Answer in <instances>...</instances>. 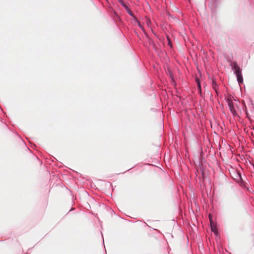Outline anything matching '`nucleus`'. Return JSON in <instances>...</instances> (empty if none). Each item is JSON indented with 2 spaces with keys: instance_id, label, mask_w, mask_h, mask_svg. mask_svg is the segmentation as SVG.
I'll return each instance as SVG.
<instances>
[{
  "instance_id": "nucleus-1",
  "label": "nucleus",
  "mask_w": 254,
  "mask_h": 254,
  "mask_svg": "<svg viewBox=\"0 0 254 254\" xmlns=\"http://www.w3.org/2000/svg\"><path fill=\"white\" fill-rule=\"evenodd\" d=\"M234 181L238 183L242 188L246 185H248V183H249L245 175H244L243 177L240 178H235L234 177Z\"/></svg>"
},
{
  "instance_id": "nucleus-2",
  "label": "nucleus",
  "mask_w": 254,
  "mask_h": 254,
  "mask_svg": "<svg viewBox=\"0 0 254 254\" xmlns=\"http://www.w3.org/2000/svg\"><path fill=\"white\" fill-rule=\"evenodd\" d=\"M208 78L210 81L211 83L212 84L213 89L215 91L217 94H218L219 85L216 82L215 76L213 75L212 76H209Z\"/></svg>"
},
{
  "instance_id": "nucleus-3",
  "label": "nucleus",
  "mask_w": 254,
  "mask_h": 254,
  "mask_svg": "<svg viewBox=\"0 0 254 254\" xmlns=\"http://www.w3.org/2000/svg\"><path fill=\"white\" fill-rule=\"evenodd\" d=\"M231 67L234 71V74H238L242 72V69L238 65L236 61H234V64L231 65Z\"/></svg>"
},
{
  "instance_id": "nucleus-4",
  "label": "nucleus",
  "mask_w": 254,
  "mask_h": 254,
  "mask_svg": "<svg viewBox=\"0 0 254 254\" xmlns=\"http://www.w3.org/2000/svg\"><path fill=\"white\" fill-rule=\"evenodd\" d=\"M202 159L204 160V158H203L202 159H199L198 168L200 170L202 177L203 178H205L206 177V173L203 164L201 162V160Z\"/></svg>"
},
{
  "instance_id": "nucleus-5",
  "label": "nucleus",
  "mask_w": 254,
  "mask_h": 254,
  "mask_svg": "<svg viewBox=\"0 0 254 254\" xmlns=\"http://www.w3.org/2000/svg\"><path fill=\"white\" fill-rule=\"evenodd\" d=\"M166 73L167 75L169 76L170 79L171 83L174 84H176V81L174 78V74L173 73V72L172 71L171 68L169 67H167V69L166 70Z\"/></svg>"
},
{
  "instance_id": "nucleus-6",
  "label": "nucleus",
  "mask_w": 254,
  "mask_h": 254,
  "mask_svg": "<svg viewBox=\"0 0 254 254\" xmlns=\"http://www.w3.org/2000/svg\"><path fill=\"white\" fill-rule=\"evenodd\" d=\"M235 75L236 77L238 83L239 84H240L241 83H243V75H242V72L238 73V74H236Z\"/></svg>"
},
{
  "instance_id": "nucleus-7",
  "label": "nucleus",
  "mask_w": 254,
  "mask_h": 254,
  "mask_svg": "<svg viewBox=\"0 0 254 254\" xmlns=\"http://www.w3.org/2000/svg\"><path fill=\"white\" fill-rule=\"evenodd\" d=\"M118 2L124 8L125 10L129 6V4L128 2H125L124 0H117Z\"/></svg>"
},
{
  "instance_id": "nucleus-8",
  "label": "nucleus",
  "mask_w": 254,
  "mask_h": 254,
  "mask_svg": "<svg viewBox=\"0 0 254 254\" xmlns=\"http://www.w3.org/2000/svg\"><path fill=\"white\" fill-rule=\"evenodd\" d=\"M210 226H211V231L214 233V235L216 237H218V231L216 228V227L214 225L212 224V220L211 219H210Z\"/></svg>"
},
{
  "instance_id": "nucleus-9",
  "label": "nucleus",
  "mask_w": 254,
  "mask_h": 254,
  "mask_svg": "<svg viewBox=\"0 0 254 254\" xmlns=\"http://www.w3.org/2000/svg\"><path fill=\"white\" fill-rule=\"evenodd\" d=\"M249 185H250V183H248V185H245V186L242 187V188L243 189H244L245 190H246L248 192L253 194V193H254V191L252 188L249 187Z\"/></svg>"
},
{
  "instance_id": "nucleus-10",
  "label": "nucleus",
  "mask_w": 254,
  "mask_h": 254,
  "mask_svg": "<svg viewBox=\"0 0 254 254\" xmlns=\"http://www.w3.org/2000/svg\"><path fill=\"white\" fill-rule=\"evenodd\" d=\"M228 106L229 107V109L230 111V112L232 113L233 116H236V112L235 109V108L233 106V103L232 104H229L228 105Z\"/></svg>"
},
{
  "instance_id": "nucleus-11",
  "label": "nucleus",
  "mask_w": 254,
  "mask_h": 254,
  "mask_svg": "<svg viewBox=\"0 0 254 254\" xmlns=\"http://www.w3.org/2000/svg\"><path fill=\"white\" fill-rule=\"evenodd\" d=\"M237 171L238 169L232 168V172H231V175L233 180L234 177L235 178H237Z\"/></svg>"
},
{
  "instance_id": "nucleus-12",
  "label": "nucleus",
  "mask_w": 254,
  "mask_h": 254,
  "mask_svg": "<svg viewBox=\"0 0 254 254\" xmlns=\"http://www.w3.org/2000/svg\"><path fill=\"white\" fill-rule=\"evenodd\" d=\"M147 37L149 45L152 46L153 47H155V43L154 41L151 38L149 37L148 36H147Z\"/></svg>"
},
{
  "instance_id": "nucleus-13",
  "label": "nucleus",
  "mask_w": 254,
  "mask_h": 254,
  "mask_svg": "<svg viewBox=\"0 0 254 254\" xmlns=\"http://www.w3.org/2000/svg\"><path fill=\"white\" fill-rule=\"evenodd\" d=\"M224 100L227 103L228 105H229V104H232L233 103L232 100L231 98V97L225 96V98H224Z\"/></svg>"
},
{
  "instance_id": "nucleus-14",
  "label": "nucleus",
  "mask_w": 254,
  "mask_h": 254,
  "mask_svg": "<svg viewBox=\"0 0 254 254\" xmlns=\"http://www.w3.org/2000/svg\"><path fill=\"white\" fill-rule=\"evenodd\" d=\"M126 11L129 15V16H130L131 17H133V15H134V14L129 7L128 8H127Z\"/></svg>"
},
{
  "instance_id": "nucleus-15",
  "label": "nucleus",
  "mask_w": 254,
  "mask_h": 254,
  "mask_svg": "<svg viewBox=\"0 0 254 254\" xmlns=\"http://www.w3.org/2000/svg\"><path fill=\"white\" fill-rule=\"evenodd\" d=\"M237 174V178H240L243 177L241 171L239 170H238Z\"/></svg>"
},
{
  "instance_id": "nucleus-16",
  "label": "nucleus",
  "mask_w": 254,
  "mask_h": 254,
  "mask_svg": "<svg viewBox=\"0 0 254 254\" xmlns=\"http://www.w3.org/2000/svg\"><path fill=\"white\" fill-rule=\"evenodd\" d=\"M195 82L197 84V85H201V80L200 79H199L198 77H196L195 79Z\"/></svg>"
},
{
  "instance_id": "nucleus-17",
  "label": "nucleus",
  "mask_w": 254,
  "mask_h": 254,
  "mask_svg": "<svg viewBox=\"0 0 254 254\" xmlns=\"http://www.w3.org/2000/svg\"><path fill=\"white\" fill-rule=\"evenodd\" d=\"M167 39L168 42V45L171 47L172 46V45L168 35H167Z\"/></svg>"
},
{
  "instance_id": "nucleus-18",
  "label": "nucleus",
  "mask_w": 254,
  "mask_h": 254,
  "mask_svg": "<svg viewBox=\"0 0 254 254\" xmlns=\"http://www.w3.org/2000/svg\"><path fill=\"white\" fill-rule=\"evenodd\" d=\"M227 62L229 63L230 66H231V65H232L234 64V61L232 62L231 59H227Z\"/></svg>"
},
{
  "instance_id": "nucleus-19",
  "label": "nucleus",
  "mask_w": 254,
  "mask_h": 254,
  "mask_svg": "<svg viewBox=\"0 0 254 254\" xmlns=\"http://www.w3.org/2000/svg\"><path fill=\"white\" fill-rule=\"evenodd\" d=\"M132 18V19L135 22H137L138 21V20L137 19V18H136V17L134 15H133V17H131Z\"/></svg>"
},
{
  "instance_id": "nucleus-20",
  "label": "nucleus",
  "mask_w": 254,
  "mask_h": 254,
  "mask_svg": "<svg viewBox=\"0 0 254 254\" xmlns=\"http://www.w3.org/2000/svg\"><path fill=\"white\" fill-rule=\"evenodd\" d=\"M246 114L247 118L248 119H250V115L249 113H248V110L247 109L246 110Z\"/></svg>"
},
{
  "instance_id": "nucleus-21",
  "label": "nucleus",
  "mask_w": 254,
  "mask_h": 254,
  "mask_svg": "<svg viewBox=\"0 0 254 254\" xmlns=\"http://www.w3.org/2000/svg\"><path fill=\"white\" fill-rule=\"evenodd\" d=\"M137 23V24H138V26L139 28L142 29L143 28V26H142L141 24L140 23V22L138 21L137 22H136Z\"/></svg>"
},
{
  "instance_id": "nucleus-22",
  "label": "nucleus",
  "mask_w": 254,
  "mask_h": 254,
  "mask_svg": "<svg viewBox=\"0 0 254 254\" xmlns=\"http://www.w3.org/2000/svg\"><path fill=\"white\" fill-rule=\"evenodd\" d=\"M212 1L214 2V6L216 7L217 4L218 0H212Z\"/></svg>"
},
{
  "instance_id": "nucleus-23",
  "label": "nucleus",
  "mask_w": 254,
  "mask_h": 254,
  "mask_svg": "<svg viewBox=\"0 0 254 254\" xmlns=\"http://www.w3.org/2000/svg\"><path fill=\"white\" fill-rule=\"evenodd\" d=\"M153 34L154 35V36L157 38V39H159V36L158 35L156 34V33H155V32H153Z\"/></svg>"
},
{
  "instance_id": "nucleus-24",
  "label": "nucleus",
  "mask_w": 254,
  "mask_h": 254,
  "mask_svg": "<svg viewBox=\"0 0 254 254\" xmlns=\"http://www.w3.org/2000/svg\"><path fill=\"white\" fill-rule=\"evenodd\" d=\"M197 89H198V91H200L201 90V85H197Z\"/></svg>"
},
{
  "instance_id": "nucleus-25",
  "label": "nucleus",
  "mask_w": 254,
  "mask_h": 254,
  "mask_svg": "<svg viewBox=\"0 0 254 254\" xmlns=\"http://www.w3.org/2000/svg\"><path fill=\"white\" fill-rule=\"evenodd\" d=\"M75 210V208H74V207H72L71 208V209L68 211V212H70V211H73V210Z\"/></svg>"
},
{
  "instance_id": "nucleus-26",
  "label": "nucleus",
  "mask_w": 254,
  "mask_h": 254,
  "mask_svg": "<svg viewBox=\"0 0 254 254\" xmlns=\"http://www.w3.org/2000/svg\"><path fill=\"white\" fill-rule=\"evenodd\" d=\"M168 15H169V16H170L171 17H172V18H174V17L173 16V15H172V14H169Z\"/></svg>"
},
{
  "instance_id": "nucleus-27",
  "label": "nucleus",
  "mask_w": 254,
  "mask_h": 254,
  "mask_svg": "<svg viewBox=\"0 0 254 254\" xmlns=\"http://www.w3.org/2000/svg\"><path fill=\"white\" fill-rule=\"evenodd\" d=\"M15 133L19 138H20L21 139V136L19 134H18L16 132H15Z\"/></svg>"
},
{
  "instance_id": "nucleus-28",
  "label": "nucleus",
  "mask_w": 254,
  "mask_h": 254,
  "mask_svg": "<svg viewBox=\"0 0 254 254\" xmlns=\"http://www.w3.org/2000/svg\"><path fill=\"white\" fill-rule=\"evenodd\" d=\"M199 94H201L202 93V89L200 91H198Z\"/></svg>"
},
{
  "instance_id": "nucleus-29",
  "label": "nucleus",
  "mask_w": 254,
  "mask_h": 254,
  "mask_svg": "<svg viewBox=\"0 0 254 254\" xmlns=\"http://www.w3.org/2000/svg\"><path fill=\"white\" fill-rule=\"evenodd\" d=\"M2 120H3V119H2V118H0V121L1 122H2Z\"/></svg>"
},
{
  "instance_id": "nucleus-30",
  "label": "nucleus",
  "mask_w": 254,
  "mask_h": 254,
  "mask_svg": "<svg viewBox=\"0 0 254 254\" xmlns=\"http://www.w3.org/2000/svg\"><path fill=\"white\" fill-rule=\"evenodd\" d=\"M3 124H4V125H5L6 127H7V125L6 124V123H4Z\"/></svg>"
},
{
  "instance_id": "nucleus-31",
  "label": "nucleus",
  "mask_w": 254,
  "mask_h": 254,
  "mask_svg": "<svg viewBox=\"0 0 254 254\" xmlns=\"http://www.w3.org/2000/svg\"><path fill=\"white\" fill-rule=\"evenodd\" d=\"M37 157V159L40 161V159H39V158H38Z\"/></svg>"
},
{
  "instance_id": "nucleus-32",
  "label": "nucleus",
  "mask_w": 254,
  "mask_h": 254,
  "mask_svg": "<svg viewBox=\"0 0 254 254\" xmlns=\"http://www.w3.org/2000/svg\"><path fill=\"white\" fill-rule=\"evenodd\" d=\"M131 168H133V167H131V168H130V169H129L128 170L131 169Z\"/></svg>"
},
{
  "instance_id": "nucleus-33",
  "label": "nucleus",
  "mask_w": 254,
  "mask_h": 254,
  "mask_svg": "<svg viewBox=\"0 0 254 254\" xmlns=\"http://www.w3.org/2000/svg\"><path fill=\"white\" fill-rule=\"evenodd\" d=\"M131 168H133V167H131V168H130V169H129L128 170L131 169Z\"/></svg>"
}]
</instances>
